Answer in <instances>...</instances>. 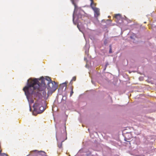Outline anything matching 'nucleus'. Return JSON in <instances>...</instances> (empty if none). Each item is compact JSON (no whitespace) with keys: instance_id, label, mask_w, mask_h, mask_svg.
<instances>
[{"instance_id":"20e7f679","label":"nucleus","mask_w":156,"mask_h":156,"mask_svg":"<svg viewBox=\"0 0 156 156\" xmlns=\"http://www.w3.org/2000/svg\"><path fill=\"white\" fill-rule=\"evenodd\" d=\"M92 9H93L94 12V16L98 19V17L100 15L99 9L97 8L92 7Z\"/></svg>"},{"instance_id":"9b49d317","label":"nucleus","mask_w":156,"mask_h":156,"mask_svg":"<svg viewBox=\"0 0 156 156\" xmlns=\"http://www.w3.org/2000/svg\"><path fill=\"white\" fill-rule=\"evenodd\" d=\"M71 91L70 92V96H71L72 95V94H73V87H71Z\"/></svg>"},{"instance_id":"ddd939ff","label":"nucleus","mask_w":156,"mask_h":156,"mask_svg":"<svg viewBox=\"0 0 156 156\" xmlns=\"http://www.w3.org/2000/svg\"><path fill=\"white\" fill-rule=\"evenodd\" d=\"M0 156H9L8 155L6 154L3 153L2 154H1Z\"/></svg>"},{"instance_id":"7ed1b4c3","label":"nucleus","mask_w":156,"mask_h":156,"mask_svg":"<svg viewBox=\"0 0 156 156\" xmlns=\"http://www.w3.org/2000/svg\"><path fill=\"white\" fill-rule=\"evenodd\" d=\"M33 152H35V155L36 156H44L45 154V153L44 151H39L37 150H35L31 151L30 153L32 154V153Z\"/></svg>"},{"instance_id":"dca6fc26","label":"nucleus","mask_w":156,"mask_h":156,"mask_svg":"<svg viewBox=\"0 0 156 156\" xmlns=\"http://www.w3.org/2000/svg\"><path fill=\"white\" fill-rule=\"evenodd\" d=\"M73 21L74 20V14L73 15Z\"/></svg>"},{"instance_id":"0eeeda50","label":"nucleus","mask_w":156,"mask_h":156,"mask_svg":"<svg viewBox=\"0 0 156 156\" xmlns=\"http://www.w3.org/2000/svg\"><path fill=\"white\" fill-rule=\"evenodd\" d=\"M38 104L36 103H35L33 106L34 109H37L38 108Z\"/></svg>"},{"instance_id":"f257e3e1","label":"nucleus","mask_w":156,"mask_h":156,"mask_svg":"<svg viewBox=\"0 0 156 156\" xmlns=\"http://www.w3.org/2000/svg\"><path fill=\"white\" fill-rule=\"evenodd\" d=\"M45 80L48 81V83L52 81L51 78L47 77L44 79L43 77L38 79L30 78L27 80V85L24 87L23 90L27 96L30 95L36 94L39 91L44 90L46 88Z\"/></svg>"},{"instance_id":"2eb2a0df","label":"nucleus","mask_w":156,"mask_h":156,"mask_svg":"<svg viewBox=\"0 0 156 156\" xmlns=\"http://www.w3.org/2000/svg\"><path fill=\"white\" fill-rule=\"evenodd\" d=\"M109 52L111 53L112 52V49L111 48H110V50H109Z\"/></svg>"},{"instance_id":"423d86ee","label":"nucleus","mask_w":156,"mask_h":156,"mask_svg":"<svg viewBox=\"0 0 156 156\" xmlns=\"http://www.w3.org/2000/svg\"><path fill=\"white\" fill-rule=\"evenodd\" d=\"M115 18L120 20L121 19V15L119 14H116L115 16Z\"/></svg>"},{"instance_id":"1a4fd4ad","label":"nucleus","mask_w":156,"mask_h":156,"mask_svg":"<svg viewBox=\"0 0 156 156\" xmlns=\"http://www.w3.org/2000/svg\"><path fill=\"white\" fill-rule=\"evenodd\" d=\"M76 76H74L72 80H71L69 84H70L72 85V83H73L72 82V81H76Z\"/></svg>"},{"instance_id":"39448f33","label":"nucleus","mask_w":156,"mask_h":156,"mask_svg":"<svg viewBox=\"0 0 156 156\" xmlns=\"http://www.w3.org/2000/svg\"><path fill=\"white\" fill-rule=\"evenodd\" d=\"M67 134L66 133V136L65 138H61V143L58 144V146L59 148H62V143L65 140H66L67 139Z\"/></svg>"},{"instance_id":"4468645a","label":"nucleus","mask_w":156,"mask_h":156,"mask_svg":"<svg viewBox=\"0 0 156 156\" xmlns=\"http://www.w3.org/2000/svg\"><path fill=\"white\" fill-rule=\"evenodd\" d=\"M95 4H94V2L91 5V3H90V6L91 7V8H92V7H94V6H95Z\"/></svg>"},{"instance_id":"f03ea898","label":"nucleus","mask_w":156,"mask_h":156,"mask_svg":"<svg viewBox=\"0 0 156 156\" xmlns=\"http://www.w3.org/2000/svg\"><path fill=\"white\" fill-rule=\"evenodd\" d=\"M48 87L51 89H56L57 85L55 84V83L54 81H52L51 82L48 83Z\"/></svg>"},{"instance_id":"6e6552de","label":"nucleus","mask_w":156,"mask_h":156,"mask_svg":"<svg viewBox=\"0 0 156 156\" xmlns=\"http://www.w3.org/2000/svg\"><path fill=\"white\" fill-rule=\"evenodd\" d=\"M68 83V82H66V81L65 82V83H62V84H61L60 85V86H63V87H65V89L66 88V87H67V83Z\"/></svg>"},{"instance_id":"9d476101","label":"nucleus","mask_w":156,"mask_h":156,"mask_svg":"<svg viewBox=\"0 0 156 156\" xmlns=\"http://www.w3.org/2000/svg\"><path fill=\"white\" fill-rule=\"evenodd\" d=\"M90 1H91V5L93 3V0H90ZM72 2V3L73 4L75 5V4L74 2V0H71Z\"/></svg>"},{"instance_id":"f8f14e48","label":"nucleus","mask_w":156,"mask_h":156,"mask_svg":"<svg viewBox=\"0 0 156 156\" xmlns=\"http://www.w3.org/2000/svg\"><path fill=\"white\" fill-rule=\"evenodd\" d=\"M39 109L41 111V112H42L44 110V108L42 106L40 107Z\"/></svg>"}]
</instances>
